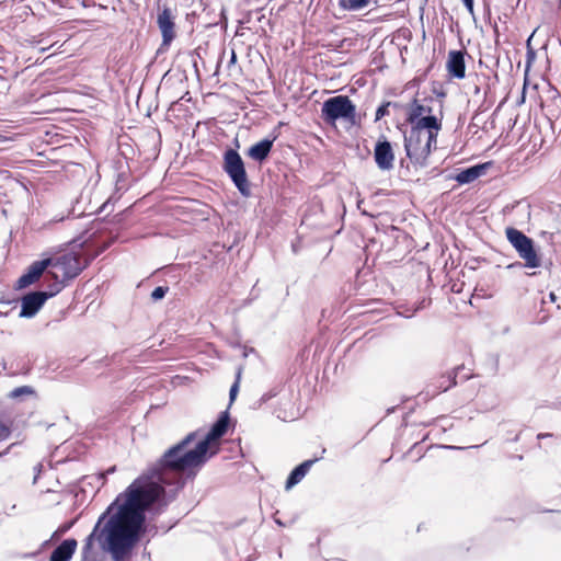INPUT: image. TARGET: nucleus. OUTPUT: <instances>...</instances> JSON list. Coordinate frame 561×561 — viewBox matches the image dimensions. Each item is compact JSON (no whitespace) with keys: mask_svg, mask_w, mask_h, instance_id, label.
<instances>
[{"mask_svg":"<svg viewBox=\"0 0 561 561\" xmlns=\"http://www.w3.org/2000/svg\"><path fill=\"white\" fill-rule=\"evenodd\" d=\"M175 13L171 10V8L164 5L159 10L157 15V25L162 35L161 49H167L171 45V43L176 37L175 30Z\"/></svg>","mask_w":561,"mask_h":561,"instance_id":"0eeeda50","label":"nucleus"},{"mask_svg":"<svg viewBox=\"0 0 561 561\" xmlns=\"http://www.w3.org/2000/svg\"><path fill=\"white\" fill-rule=\"evenodd\" d=\"M474 92H476V93H479V92H480V88H479V87H476V88H474Z\"/></svg>","mask_w":561,"mask_h":561,"instance_id":"c9c22d12","label":"nucleus"},{"mask_svg":"<svg viewBox=\"0 0 561 561\" xmlns=\"http://www.w3.org/2000/svg\"><path fill=\"white\" fill-rule=\"evenodd\" d=\"M88 262L79 253L68 252L51 259L50 267L55 276H59L65 282L77 277L87 266Z\"/></svg>","mask_w":561,"mask_h":561,"instance_id":"423d86ee","label":"nucleus"},{"mask_svg":"<svg viewBox=\"0 0 561 561\" xmlns=\"http://www.w3.org/2000/svg\"><path fill=\"white\" fill-rule=\"evenodd\" d=\"M505 234L508 242L518 253V256L524 261L525 267L537 268L541 266V259L531 238L513 227H507Z\"/></svg>","mask_w":561,"mask_h":561,"instance_id":"20e7f679","label":"nucleus"},{"mask_svg":"<svg viewBox=\"0 0 561 561\" xmlns=\"http://www.w3.org/2000/svg\"><path fill=\"white\" fill-rule=\"evenodd\" d=\"M229 422V413L224 411L194 447L191 444L196 440L197 431L188 433L165 450L100 516L85 539L84 553L92 549L96 539L114 561H124L145 530L146 512L159 513L185 482L193 479L219 451V439L227 433Z\"/></svg>","mask_w":561,"mask_h":561,"instance_id":"f257e3e1","label":"nucleus"},{"mask_svg":"<svg viewBox=\"0 0 561 561\" xmlns=\"http://www.w3.org/2000/svg\"><path fill=\"white\" fill-rule=\"evenodd\" d=\"M276 138L277 136H273L272 138H264L260 140L249 148L247 154L256 162L261 163L265 161L272 151Z\"/></svg>","mask_w":561,"mask_h":561,"instance_id":"ddd939ff","label":"nucleus"},{"mask_svg":"<svg viewBox=\"0 0 561 561\" xmlns=\"http://www.w3.org/2000/svg\"><path fill=\"white\" fill-rule=\"evenodd\" d=\"M15 444H11L10 446H8L3 451L0 453V458L3 457L4 455L9 454V451L11 450V448L14 446Z\"/></svg>","mask_w":561,"mask_h":561,"instance_id":"c756f323","label":"nucleus"},{"mask_svg":"<svg viewBox=\"0 0 561 561\" xmlns=\"http://www.w3.org/2000/svg\"><path fill=\"white\" fill-rule=\"evenodd\" d=\"M375 162L381 171H390L393 169L394 152L391 142L385 137L379 139L374 148Z\"/></svg>","mask_w":561,"mask_h":561,"instance_id":"6e6552de","label":"nucleus"},{"mask_svg":"<svg viewBox=\"0 0 561 561\" xmlns=\"http://www.w3.org/2000/svg\"><path fill=\"white\" fill-rule=\"evenodd\" d=\"M549 299H550V301H552V302H554V301L557 300V296H556V294H554L553 291H551V293L549 294Z\"/></svg>","mask_w":561,"mask_h":561,"instance_id":"473e14b6","label":"nucleus"},{"mask_svg":"<svg viewBox=\"0 0 561 561\" xmlns=\"http://www.w3.org/2000/svg\"><path fill=\"white\" fill-rule=\"evenodd\" d=\"M236 59V54L232 53V57H231V60L233 61Z\"/></svg>","mask_w":561,"mask_h":561,"instance_id":"e433bc0d","label":"nucleus"},{"mask_svg":"<svg viewBox=\"0 0 561 561\" xmlns=\"http://www.w3.org/2000/svg\"><path fill=\"white\" fill-rule=\"evenodd\" d=\"M11 435V428L9 425L0 421V442L8 439Z\"/></svg>","mask_w":561,"mask_h":561,"instance_id":"a878e982","label":"nucleus"},{"mask_svg":"<svg viewBox=\"0 0 561 561\" xmlns=\"http://www.w3.org/2000/svg\"><path fill=\"white\" fill-rule=\"evenodd\" d=\"M319 459L320 458L308 459L295 467L286 480L285 489L290 490L293 486L298 484Z\"/></svg>","mask_w":561,"mask_h":561,"instance_id":"2eb2a0df","label":"nucleus"},{"mask_svg":"<svg viewBox=\"0 0 561 561\" xmlns=\"http://www.w3.org/2000/svg\"><path fill=\"white\" fill-rule=\"evenodd\" d=\"M462 2L469 13L473 14V0H462Z\"/></svg>","mask_w":561,"mask_h":561,"instance_id":"cd10ccee","label":"nucleus"},{"mask_svg":"<svg viewBox=\"0 0 561 561\" xmlns=\"http://www.w3.org/2000/svg\"><path fill=\"white\" fill-rule=\"evenodd\" d=\"M486 169V164H476L470 168H467L462 171H460L456 175V181L459 184H468L480 178Z\"/></svg>","mask_w":561,"mask_h":561,"instance_id":"f3484780","label":"nucleus"},{"mask_svg":"<svg viewBox=\"0 0 561 561\" xmlns=\"http://www.w3.org/2000/svg\"><path fill=\"white\" fill-rule=\"evenodd\" d=\"M530 42V38L528 39L527 43ZM536 59V51L534 50V48L530 46V44H527V54H526V69H529L531 64L535 61Z\"/></svg>","mask_w":561,"mask_h":561,"instance_id":"b1692460","label":"nucleus"},{"mask_svg":"<svg viewBox=\"0 0 561 561\" xmlns=\"http://www.w3.org/2000/svg\"><path fill=\"white\" fill-rule=\"evenodd\" d=\"M77 549V540L73 538L65 539L59 546H57L50 557L49 561H69Z\"/></svg>","mask_w":561,"mask_h":561,"instance_id":"dca6fc26","label":"nucleus"},{"mask_svg":"<svg viewBox=\"0 0 561 561\" xmlns=\"http://www.w3.org/2000/svg\"><path fill=\"white\" fill-rule=\"evenodd\" d=\"M420 308H423V306H420V307H416V308H413V309H408L407 312H399L400 314L404 316L405 318H411L412 316H414V313L420 309Z\"/></svg>","mask_w":561,"mask_h":561,"instance_id":"bb28decb","label":"nucleus"},{"mask_svg":"<svg viewBox=\"0 0 561 561\" xmlns=\"http://www.w3.org/2000/svg\"><path fill=\"white\" fill-rule=\"evenodd\" d=\"M46 289L41 290L44 295H48V298L57 295L65 286V280L59 276H55L51 271L45 274Z\"/></svg>","mask_w":561,"mask_h":561,"instance_id":"a211bd4d","label":"nucleus"},{"mask_svg":"<svg viewBox=\"0 0 561 561\" xmlns=\"http://www.w3.org/2000/svg\"><path fill=\"white\" fill-rule=\"evenodd\" d=\"M437 138L424 131H409L404 134V150L410 161L417 167L427 165V158L436 149Z\"/></svg>","mask_w":561,"mask_h":561,"instance_id":"f03ea898","label":"nucleus"},{"mask_svg":"<svg viewBox=\"0 0 561 561\" xmlns=\"http://www.w3.org/2000/svg\"><path fill=\"white\" fill-rule=\"evenodd\" d=\"M356 107L346 95L329 98L322 104L321 118L328 125H335L336 121L354 122Z\"/></svg>","mask_w":561,"mask_h":561,"instance_id":"39448f33","label":"nucleus"},{"mask_svg":"<svg viewBox=\"0 0 561 561\" xmlns=\"http://www.w3.org/2000/svg\"><path fill=\"white\" fill-rule=\"evenodd\" d=\"M460 369H462V367L459 366L454 371L442 375L435 382L427 386L426 393L434 397L457 385L456 378Z\"/></svg>","mask_w":561,"mask_h":561,"instance_id":"f8f14e48","label":"nucleus"},{"mask_svg":"<svg viewBox=\"0 0 561 561\" xmlns=\"http://www.w3.org/2000/svg\"><path fill=\"white\" fill-rule=\"evenodd\" d=\"M114 471H115V467H112V468H110V469L107 470V473H112V472H114Z\"/></svg>","mask_w":561,"mask_h":561,"instance_id":"f704fd0d","label":"nucleus"},{"mask_svg":"<svg viewBox=\"0 0 561 561\" xmlns=\"http://www.w3.org/2000/svg\"><path fill=\"white\" fill-rule=\"evenodd\" d=\"M447 70L449 75L457 79L465 78L466 65L465 53L461 50H450L447 58Z\"/></svg>","mask_w":561,"mask_h":561,"instance_id":"4468645a","label":"nucleus"},{"mask_svg":"<svg viewBox=\"0 0 561 561\" xmlns=\"http://www.w3.org/2000/svg\"><path fill=\"white\" fill-rule=\"evenodd\" d=\"M369 0H340L339 5L346 11H358L367 7Z\"/></svg>","mask_w":561,"mask_h":561,"instance_id":"aec40b11","label":"nucleus"},{"mask_svg":"<svg viewBox=\"0 0 561 561\" xmlns=\"http://www.w3.org/2000/svg\"><path fill=\"white\" fill-rule=\"evenodd\" d=\"M551 436H552V434H550V433H540V434H538L537 438L542 439V438L551 437Z\"/></svg>","mask_w":561,"mask_h":561,"instance_id":"7c9ffc66","label":"nucleus"},{"mask_svg":"<svg viewBox=\"0 0 561 561\" xmlns=\"http://www.w3.org/2000/svg\"><path fill=\"white\" fill-rule=\"evenodd\" d=\"M516 266L520 267V266H523V264L520 262H515L513 264H510L507 267L508 268H513V267H516Z\"/></svg>","mask_w":561,"mask_h":561,"instance_id":"2f4dec72","label":"nucleus"},{"mask_svg":"<svg viewBox=\"0 0 561 561\" xmlns=\"http://www.w3.org/2000/svg\"><path fill=\"white\" fill-rule=\"evenodd\" d=\"M411 124V131H424L426 135L433 134L436 138L438 136V131L442 128L440 119H438L433 113L426 114V116H422L414 121H408Z\"/></svg>","mask_w":561,"mask_h":561,"instance_id":"9b49d317","label":"nucleus"},{"mask_svg":"<svg viewBox=\"0 0 561 561\" xmlns=\"http://www.w3.org/2000/svg\"><path fill=\"white\" fill-rule=\"evenodd\" d=\"M222 169L239 193L244 197H249L251 195V188L245 165L237 150L230 148L225 151Z\"/></svg>","mask_w":561,"mask_h":561,"instance_id":"7ed1b4c3","label":"nucleus"},{"mask_svg":"<svg viewBox=\"0 0 561 561\" xmlns=\"http://www.w3.org/2000/svg\"><path fill=\"white\" fill-rule=\"evenodd\" d=\"M446 448H449V449H460L461 447L446 446Z\"/></svg>","mask_w":561,"mask_h":561,"instance_id":"72a5a7b5","label":"nucleus"},{"mask_svg":"<svg viewBox=\"0 0 561 561\" xmlns=\"http://www.w3.org/2000/svg\"><path fill=\"white\" fill-rule=\"evenodd\" d=\"M389 107H394L397 108L398 107V104L397 103H393V102H385L382 103L376 111V115H375V118L376 121H379L381 119L382 117H385L386 115L389 114Z\"/></svg>","mask_w":561,"mask_h":561,"instance_id":"412c9836","label":"nucleus"},{"mask_svg":"<svg viewBox=\"0 0 561 561\" xmlns=\"http://www.w3.org/2000/svg\"><path fill=\"white\" fill-rule=\"evenodd\" d=\"M48 299V295H44L42 291H31L26 294L21 300V318H32L43 307L45 301Z\"/></svg>","mask_w":561,"mask_h":561,"instance_id":"1a4fd4ad","label":"nucleus"},{"mask_svg":"<svg viewBox=\"0 0 561 561\" xmlns=\"http://www.w3.org/2000/svg\"><path fill=\"white\" fill-rule=\"evenodd\" d=\"M169 288L165 287V286H158L156 287L152 293H151V299L153 301H158L162 298H164V296L167 295Z\"/></svg>","mask_w":561,"mask_h":561,"instance_id":"5701e85b","label":"nucleus"},{"mask_svg":"<svg viewBox=\"0 0 561 561\" xmlns=\"http://www.w3.org/2000/svg\"><path fill=\"white\" fill-rule=\"evenodd\" d=\"M51 263V259H44L41 261H35L16 282V287L19 289L25 288L36 280L41 278V276L45 273L47 267H49Z\"/></svg>","mask_w":561,"mask_h":561,"instance_id":"9d476101","label":"nucleus"},{"mask_svg":"<svg viewBox=\"0 0 561 561\" xmlns=\"http://www.w3.org/2000/svg\"><path fill=\"white\" fill-rule=\"evenodd\" d=\"M432 107L425 104H421L416 99L409 105L407 113V121H414L416 118L432 114Z\"/></svg>","mask_w":561,"mask_h":561,"instance_id":"6ab92c4d","label":"nucleus"},{"mask_svg":"<svg viewBox=\"0 0 561 561\" xmlns=\"http://www.w3.org/2000/svg\"><path fill=\"white\" fill-rule=\"evenodd\" d=\"M70 527H71V524L64 525V526L59 527V529L55 531L54 536L66 533Z\"/></svg>","mask_w":561,"mask_h":561,"instance_id":"c85d7f7f","label":"nucleus"},{"mask_svg":"<svg viewBox=\"0 0 561 561\" xmlns=\"http://www.w3.org/2000/svg\"><path fill=\"white\" fill-rule=\"evenodd\" d=\"M33 393H34V390H33V388H32V387H30V386H22V387L14 388V389L10 392L9 397H10L11 399H18V398H20V397H22V396H25V394H33Z\"/></svg>","mask_w":561,"mask_h":561,"instance_id":"4be33fe9","label":"nucleus"},{"mask_svg":"<svg viewBox=\"0 0 561 561\" xmlns=\"http://www.w3.org/2000/svg\"><path fill=\"white\" fill-rule=\"evenodd\" d=\"M240 370L238 371L237 374V379L236 381L233 382V385L231 386L230 388V391H229V398H230V402H233L237 394H238V391H239V381H240Z\"/></svg>","mask_w":561,"mask_h":561,"instance_id":"393cba45","label":"nucleus"}]
</instances>
